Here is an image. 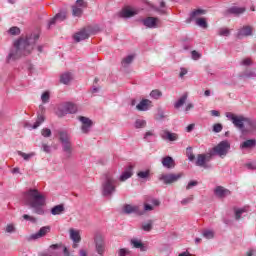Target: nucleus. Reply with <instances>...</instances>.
I'll return each instance as SVG.
<instances>
[{
  "instance_id": "nucleus-1",
  "label": "nucleus",
  "mask_w": 256,
  "mask_h": 256,
  "mask_svg": "<svg viewBox=\"0 0 256 256\" xmlns=\"http://www.w3.org/2000/svg\"><path fill=\"white\" fill-rule=\"evenodd\" d=\"M37 41H39V34H32L25 39L21 38L16 41L14 47L8 54V63L10 61H15V59H19V57H23V55H29L33 51V47H35Z\"/></svg>"
},
{
  "instance_id": "nucleus-2",
  "label": "nucleus",
  "mask_w": 256,
  "mask_h": 256,
  "mask_svg": "<svg viewBox=\"0 0 256 256\" xmlns=\"http://www.w3.org/2000/svg\"><path fill=\"white\" fill-rule=\"evenodd\" d=\"M24 201L36 215H45L46 198L37 189H29L24 193Z\"/></svg>"
},
{
  "instance_id": "nucleus-3",
  "label": "nucleus",
  "mask_w": 256,
  "mask_h": 256,
  "mask_svg": "<svg viewBox=\"0 0 256 256\" xmlns=\"http://www.w3.org/2000/svg\"><path fill=\"white\" fill-rule=\"evenodd\" d=\"M117 178L113 173L105 174L104 180L102 182V195L103 197H111L117 191Z\"/></svg>"
},
{
  "instance_id": "nucleus-4",
  "label": "nucleus",
  "mask_w": 256,
  "mask_h": 256,
  "mask_svg": "<svg viewBox=\"0 0 256 256\" xmlns=\"http://www.w3.org/2000/svg\"><path fill=\"white\" fill-rule=\"evenodd\" d=\"M59 141L62 145V151L65 153L66 159H71L73 155V143H71V136L67 131H60L58 133Z\"/></svg>"
},
{
  "instance_id": "nucleus-5",
  "label": "nucleus",
  "mask_w": 256,
  "mask_h": 256,
  "mask_svg": "<svg viewBox=\"0 0 256 256\" xmlns=\"http://www.w3.org/2000/svg\"><path fill=\"white\" fill-rule=\"evenodd\" d=\"M227 119H229V121H231L234 125V127H236V129H239L240 131L243 132V130H245V123L247 121V117L240 115L237 116L231 112H227L226 114Z\"/></svg>"
},
{
  "instance_id": "nucleus-6",
  "label": "nucleus",
  "mask_w": 256,
  "mask_h": 256,
  "mask_svg": "<svg viewBox=\"0 0 256 256\" xmlns=\"http://www.w3.org/2000/svg\"><path fill=\"white\" fill-rule=\"evenodd\" d=\"M212 149L218 157L224 159V157H227V155L229 154V151H231V143H229L227 140H223Z\"/></svg>"
},
{
  "instance_id": "nucleus-7",
  "label": "nucleus",
  "mask_w": 256,
  "mask_h": 256,
  "mask_svg": "<svg viewBox=\"0 0 256 256\" xmlns=\"http://www.w3.org/2000/svg\"><path fill=\"white\" fill-rule=\"evenodd\" d=\"M183 177V173H166V174H160L158 176V179L164 184V185H173V183H177L179 179Z\"/></svg>"
},
{
  "instance_id": "nucleus-8",
  "label": "nucleus",
  "mask_w": 256,
  "mask_h": 256,
  "mask_svg": "<svg viewBox=\"0 0 256 256\" xmlns=\"http://www.w3.org/2000/svg\"><path fill=\"white\" fill-rule=\"evenodd\" d=\"M77 113V106L71 102H66L58 107V117H65V115H73Z\"/></svg>"
},
{
  "instance_id": "nucleus-9",
  "label": "nucleus",
  "mask_w": 256,
  "mask_h": 256,
  "mask_svg": "<svg viewBox=\"0 0 256 256\" xmlns=\"http://www.w3.org/2000/svg\"><path fill=\"white\" fill-rule=\"evenodd\" d=\"M67 20V11L62 10L58 12L53 18L48 20L47 29H51L55 27L57 23H63V21Z\"/></svg>"
},
{
  "instance_id": "nucleus-10",
  "label": "nucleus",
  "mask_w": 256,
  "mask_h": 256,
  "mask_svg": "<svg viewBox=\"0 0 256 256\" xmlns=\"http://www.w3.org/2000/svg\"><path fill=\"white\" fill-rule=\"evenodd\" d=\"M95 249L98 255H105V237L101 233H96L94 236Z\"/></svg>"
},
{
  "instance_id": "nucleus-11",
  "label": "nucleus",
  "mask_w": 256,
  "mask_h": 256,
  "mask_svg": "<svg viewBox=\"0 0 256 256\" xmlns=\"http://www.w3.org/2000/svg\"><path fill=\"white\" fill-rule=\"evenodd\" d=\"M142 23L144 27H147L148 29H157L158 27H161V20L157 17H147L145 19H142Z\"/></svg>"
},
{
  "instance_id": "nucleus-12",
  "label": "nucleus",
  "mask_w": 256,
  "mask_h": 256,
  "mask_svg": "<svg viewBox=\"0 0 256 256\" xmlns=\"http://www.w3.org/2000/svg\"><path fill=\"white\" fill-rule=\"evenodd\" d=\"M47 233H51V226H43L39 229L38 232L31 234L28 237V241H37V239H41L47 235Z\"/></svg>"
},
{
  "instance_id": "nucleus-13",
  "label": "nucleus",
  "mask_w": 256,
  "mask_h": 256,
  "mask_svg": "<svg viewBox=\"0 0 256 256\" xmlns=\"http://www.w3.org/2000/svg\"><path fill=\"white\" fill-rule=\"evenodd\" d=\"M245 11H247V8L245 7L232 6L224 12V15L226 17H229V15H233L234 17H239L240 15H243Z\"/></svg>"
},
{
  "instance_id": "nucleus-14",
  "label": "nucleus",
  "mask_w": 256,
  "mask_h": 256,
  "mask_svg": "<svg viewBox=\"0 0 256 256\" xmlns=\"http://www.w3.org/2000/svg\"><path fill=\"white\" fill-rule=\"evenodd\" d=\"M78 120L81 121L82 123V126H81L82 133H88L91 127H93V120L85 116L78 117Z\"/></svg>"
},
{
  "instance_id": "nucleus-15",
  "label": "nucleus",
  "mask_w": 256,
  "mask_h": 256,
  "mask_svg": "<svg viewBox=\"0 0 256 256\" xmlns=\"http://www.w3.org/2000/svg\"><path fill=\"white\" fill-rule=\"evenodd\" d=\"M242 133H256V120L246 118L244 130H242Z\"/></svg>"
},
{
  "instance_id": "nucleus-16",
  "label": "nucleus",
  "mask_w": 256,
  "mask_h": 256,
  "mask_svg": "<svg viewBox=\"0 0 256 256\" xmlns=\"http://www.w3.org/2000/svg\"><path fill=\"white\" fill-rule=\"evenodd\" d=\"M251 35H253V27L243 26L238 29L236 37L237 39H243L244 37H251Z\"/></svg>"
},
{
  "instance_id": "nucleus-17",
  "label": "nucleus",
  "mask_w": 256,
  "mask_h": 256,
  "mask_svg": "<svg viewBox=\"0 0 256 256\" xmlns=\"http://www.w3.org/2000/svg\"><path fill=\"white\" fill-rule=\"evenodd\" d=\"M160 137L164 141H177V139H179V135L177 133L169 132V130H163L160 133Z\"/></svg>"
},
{
  "instance_id": "nucleus-18",
  "label": "nucleus",
  "mask_w": 256,
  "mask_h": 256,
  "mask_svg": "<svg viewBox=\"0 0 256 256\" xmlns=\"http://www.w3.org/2000/svg\"><path fill=\"white\" fill-rule=\"evenodd\" d=\"M123 211L126 213V215H131V213H135L136 215H143V211L139 209V206H133L131 204L124 205Z\"/></svg>"
},
{
  "instance_id": "nucleus-19",
  "label": "nucleus",
  "mask_w": 256,
  "mask_h": 256,
  "mask_svg": "<svg viewBox=\"0 0 256 256\" xmlns=\"http://www.w3.org/2000/svg\"><path fill=\"white\" fill-rule=\"evenodd\" d=\"M152 107V102L149 99H142L139 104L136 105L137 111H149Z\"/></svg>"
},
{
  "instance_id": "nucleus-20",
  "label": "nucleus",
  "mask_w": 256,
  "mask_h": 256,
  "mask_svg": "<svg viewBox=\"0 0 256 256\" xmlns=\"http://www.w3.org/2000/svg\"><path fill=\"white\" fill-rule=\"evenodd\" d=\"M196 167H202L203 169H209V165L207 164V158H205V154H198L195 161Z\"/></svg>"
},
{
  "instance_id": "nucleus-21",
  "label": "nucleus",
  "mask_w": 256,
  "mask_h": 256,
  "mask_svg": "<svg viewBox=\"0 0 256 256\" xmlns=\"http://www.w3.org/2000/svg\"><path fill=\"white\" fill-rule=\"evenodd\" d=\"M133 169V165H129L128 167H126L124 172L120 175L119 180L124 182L127 181V179H131V177H133Z\"/></svg>"
},
{
  "instance_id": "nucleus-22",
  "label": "nucleus",
  "mask_w": 256,
  "mask_h": 256,
  "mask_svg": "<svg viewBox=\"0 0 256 256\" xmlns=\"http://www.w3.org/2000/svg\"><path fill=\"white\" fill-rule=\"evenodd\" d=\"M85 39H89V31L87 29H82L74 35V40L76 43H80V41H85Z\"/></svg>"
},
{
  "instance_id": "nucleus-23",
  "label": "nucleus",
  "mask_w": 256,
  "mask_h": 256,
  "mask_svg": "<svg viewBox=\"0 0 256 256\" xmlns=\"http://www.w3.org/2000/svg\"><path fill=\"white\" fill-rule=\"evenodd\" d=\"M70 239L73 240V248L77 249V243H81V235L79 234V231L70 229Z\"/></svg>"
},
{
  "instance_id": "nucleus-24",
  "label": "nucleus",
  "mask_w": 256,
  "mask_h": 256,
  "mask_svg": "<svg viewBox=\"0 0 256 256\" xmlns=\"http://www.w3.org/2000/svg\"><path fill=\"white\" fill-rule=\"evenodd\" d=\"M130 243L134 249H140L142 252L147 251V246L137 238L131 239Z\"/></svg>"
},
{
  "instance_id": "nucleus-25",
  "label": "nucleus",
  "mask_w": 256,
  "mask_h": 256,
  "mask_svg": "<svg viewBox=\"0 0 256 256\" xmlns=\"http://www.w3.org/2000/svg\"><path fill=\"white\" fill-rule=\"evenodd\" d=\"M162 165L166 169H173L175 167V160L171 156H166L162 158Z\"/></svg>"
},
{
  "instance_id": "nucleus-26",
  "label": "nucleus",
  "mask_w": 256,
  "mask_h": 256,
  "mask_svg": "<svg viewBox=\"0 0 256 256\" xmlns=\"http://www.w3.org/2000/svg\"><path fill=\"white\" fill-rule=\"evenodd\" d=\"M214 193L217 197H227L231 195V191L223 188V186H217L216 189L214 190Z\"/></svg>"
},
{
  "instance_id": "nucleus-27",
  "label": "nucleus",
  "mask_w": 256,
  "mask_h": 256,
  "mask_svg": "<svg viewBox=\"0 0 256 256\" xmlns=\"http://www.w3.org/2000/svg\"><path fill=\"white\" fill-rule=\"evenodd\" d=\"M188 95L187 93L183 94L178 101H176L174 103V109H181V107H183V105H185V103H187V99H188Z\"/></svg>"
},
{
  "instance_id": "nucleus-28",
  "label": "nucleus",
  "mask_w": 256,
  "mask_h": 256,
  "mask_svg": "<svg viewBox=\"0 0 256 256\" xmlns=\"http://www.w3.org/2000/svg\"><path fill=\"white\" fill-rule=\"evenodd\" d=\"M256 140L255 139H249L240 144V149H251L255 147Z\"/></svg>"
},
{
  "instance_id": "nucleus-29",
  "label": "nucleus",
  "mask_w": 256,
  "mask_h": 256,
  "mask_svg": "<svg viewBox=\"0 0 256 256\" xmlns=\"http://www.w3.org/2000/svg\"><path fill=\"white\" fill-rule=\"evenodd\" d=\"M135 15H137V11L132 9L125 8L120 12V17L124 18L135 17Z\"/></svg>"
},
{
  "instance_id": "nucleus-30",
  "label": "nucleus",
  "mask_w": 256,
  "mask_h": 256,
  "mask_svg": "<svg viewBox=\"0 0 256 256\" xmlns=\"http://www.w3.org/2000/svg\"><path fill=\"white\" fill-rule=\"evenodd\" d=\"M51 213L53 215H62V213H65V205L64 204H59V205L54 206L51 209Z\"/></svg>"
},
{
  "instance_id": "nucleus-31",
  "label": "nucleus",
  "mask_w": 256,
  "mask_h": 256,
  "mask_svg": "<svg viewBox=\"0 0 256 256\" xmlns=\"http://www.w3.org/2000/svg\"><path fill=\"white\" fill-rule=\"evenodd\" d=\"M71 79H73V75H71V73L69 72H66L61 75L60 83H63L64 85H69V83L71 82Z\"/></svg>"
},
{
  "instance_id": "nucleus-32",
  "label": "nucleus",
  "mask_w": 256,
  "mask_h": 256,
  "mask_svg": "<svg viewBox=\"0 0 256 256\" xmlns=\"http://www.w3.org/2000/svg\"><path fill=\"white\" fill-rule=\"evenodd\" d=\"M249 211V208L244 207V208H234V213H235V219L236 221H239L241 219V216L243 213H247Z\"/></svg>"
},
{
  "instance_id": "nucleus-33",
  "label": "nucleus",
  "mask_w": 256,
  "mask_h": 256,
  "mask_svg": "<svg viewBox=\"0 0 256 256\" xmlns=\"http://www.w3.org/2000/svg\"><path fill=\"white\" fill-rule=\"evenodd\" d=\"M133 59H135V55L131 54L123 58L122 60V66L129 67L133 63Z\"/></svg>"
},
{
  "instance_id": "nucleus-34",
  "label": "nucleus",
  "mask_w": 256,
  "mask_h": 256,
  "mask_svg": "<svg viewBox=\"0 0 256 256\" xmlns=\"http://www.w3.org/2000/svg\"><path fill=\"white\" fill-rule=\"evenodd\" d=\"M244 79H253L256 77V73L253 70H246L241 74Z\"/></svg>"
},
{
  "instance_id": "nucleus-35",
  "label": "nucleus",
  "mask_w": 256,
  "mask_h": 256,
  "mask_svg": "<svg viewBox=\"0 0 256 256\" xmlns=\"http://www.w3.org/2000/svg\"><path fill=\"white\" fill-rule=\"evenodd\" d=\"M72 15L73 17H81L83 15V8H79V6H72Z\"/></svg>"
},
{
  "instance_id": "nucleus-36",
  "label": "nucleus",
  "mask_w": 256,
  "mask_h": 256,
  "mask_svg": "<svg viewBox=\"0 0 256 256\" xmlns=\"http://www.w3.org/2000/svg\"><path fill=\"white\" fill-rule=\"evenodd\" d=\"M45 122V116L39 114L37 117L36 122L33 124L32 129H37L38 127L41 126L42 123Z\"/></svg>"
},
{
  "instance_id": "nucleus-37",
  "label": "nucleus",
  "mask_w": 256,
  "mask_h": 256,
  "mask_svg": "<svg viewBox=\"0 0 256 256\" xmlns=\"http://www.w3.org/2000/svg\"><path fill=\"white\" fill-rule=\"evenodd\" d=\"M150 97H152V99H161V97H163V92L158 89L152 90L150 92Z\"/></svg>"
},
{
  "instance_id": "nucleus-38",
  "label": "nucleus",
  "mask_w": 256,
  "mask_h": 256,
  "mask_svg": "<svg viewBox=\"0 0 256 256\" xmlns=\"http://www.w3.org/2000/svg\"><path fill=\"white\" fill-rule=\"evenodd\" d=\"M167 115H165V111L163 109L159 108L157 111V114L155 116L156 121H163V119H166Z\"/></svg>"
},
{
  "instance_id": "nucleus-39",
  "label": "nucleus",
  "mask_w": 256,
  "mask_h": 256,
  "mask_svg": "<svg viewBox=\"0 0 256 256\" xmlns=\"http://www.w3.org/2000/svg\"><path fill=\"white\" fill-rule=\"evenodd\" d=\"M18 155L24 159V161H29L31 158L35 157V153H24L21 151H18Z\"/></svg>"
},
{
  "instance_id": "nucleus-40",
  "label": "nucleus",
  "mask_w": 256,
  "mask_h": 256,
  "mask_svg": "<svg viewBox=\"0 0 256 256\" xmlns=\"http://www.w3.org/2000/svg\"><path fill=\"white\" fill-rule=\"evenodd\" d=\"M196 25H198V27H201L202 29H207L208 27L207 20L205 18L196 19Z\"/></svg>"
},
{
  "instance_id": "nucleus-41",
  "label": "nucleus",
  "mask_w": 256,
  "mask_h": 256,
  "mask_svg": "<svg viewBox=\"0 0 256 256\" xmlns=\"http://www.w3.org/2000/svg\"><path fill=\"white\" fill-rule=\"evenodd\" d=\"M150 175H151L150 170L140 171L137 173V177H139V179H149Z\"/></svg>"
},
{
  "instance_id": "nucleus-42",
  "label": "nucleus",
  "mask_w": 256,
  "mask_h": 256,
  "mask_svg": "<svg viewBox=\"0 0 256 256\" xmlns=\"http://www.w3.org/2000/svg\"><path fill=\"white\" fill-rule=\"evenodd\" d=\"M205 13H207V10L197 9L191 13L190 17L191 19H195V17H199V15H205Z\"/></svg>"
},
{
  "instance_id": "nucleus-43",
  "label": "nucleus",
  "mask_w": 256,
  "mask_h": 256,
  "mask_svg": "<svg viewBox=\"0 0 256 256\" xmlns=\"http://www.w3.org/2000/svg\"><path fill=\"white\" fill-rule=\"evenodd\" d=\"M151 137H155V130H149L144 134V141L151 143Z\"/></svg>"
},
{
  "instance_id": "nucleus-44",
  "label": "nucleus",
  "mask_w": 256,
  "mask_h": 256,
  "mask_svg": "<svg viewBox=\"0 0 256 256\" xmlns=\"http://www.w3.org/2000/svg\"><path fill=\"white\" fill-rule=\"evenodd\" d=\"M202 235L205 239H213L215 232H213V230H203Z\"/></svg>"
},
{
  "instance_id": "nucleus-45",
  "label": "nucleus",
  "mask_w": 256,
  "mask_h": 256,
  "mask_svg": "<svg viewBox=\"0 0 256 256\" xmlns=\"http://www.w3.org/2000/svg\"><path fill=\"white\" fill-rule=\"evenodd\" d=\"M143 231L149 232L153 229V221L149 220L148 223L142 224Z\"/></svg>"
},
{
  "instance_id": "nucleus-46",
  "label": "nucleus",
  "mask_w": 256,
  "mask_h": 256,
  "mask_svg": "<svg viewBox=\"0 0 256 256\" xmlns=\"http://www.w3.org/2000/svg\"><path fill=\"white\" fill-rule=\"evenodd\" d=\"M147 126V121L138 119L135 121V127L136 129H143V127Z\"/></svg>"
},
{
  "instance_id": "nucleus-47",
  "label": "nucleus",
  "mask_w": 256,
  "mask_h": 256,
  "mask_svg": "<svg viewBox=\"0 0 256 256\" xmlns=\"http://www.w3.org/2000/svg\"><path fill=\"white\" fill-rule=\"evenodd\" d=\"M205 156L206 162L209 163V161H211V159H213V157H215V152L213 150V148L211 150H209V152H207L206 154H202Z\"/></svg>"
},
{
  "instance_id": "nucleus-48",
  "label": "nucleus",
  "mask_w": 256,
  "mask_h": 256,
  "mask_svg": "<svg viewBox=\"0 0 256 256\" xmlns=\"http://www.w3.org/2000/svg\"><path fill=\"white\" fill-rule=\"evenodd\" d=\"M186 155L189 161H195V154H193V148L188 147L186 149Z\"/></svg>"
},
{
  "instance_id": "nucleus-49",
  "label": "nucleus",
  "mask_w": 256,
  "mask_h": 256,
  "mask_svg": "<svg viewBox=\"0 0 256 256\" xmlns=\"http://www.w3.org/2000/svg\"><path fill=\"white\" fill-rule=\"evenodd\" d=\"M218 35H220V37H229V35H231V32L227 28H220L218 31Z\"/></svg>"
},
{
  "instance_id": "nucleus-50",
  "label": "nucleus",
  "mask_w": 256,
  "mask_h": 256,
  "mask_svg": "<svg viewBox=\"0 0 256 256\" xmlns=\"http://www.w3.org/2000/svg\"><path fill=\"white\" fill-rule=\"evenodd\" d=\"M127 255H131V250H129L128 248H121L118 250V256H127Z\"/></svg>"
},
{
  "instance_id": "nucleus-51",
  "label": "nucleus",
  "mask_w": 256,
  "mask_h": 256,
  "mask_svg": "<svg viewBox=\"0 0 256 256\" xmlns=\"http://www.w3.org/2000/svg\"><path fill=\"white\" fill-rule=\"evenodd\" d=\"M8 33H10V35H19L21 33V29H19L17 26H14L8 30Z\"/></svg>"
},
{
  "instance_id": "nucleus-52",
  "label": "nucleus",
  "mask_w": 256,
  "mask_h": 256,
  "mask_svg": "<svg viewBox=\"0 0 256 256\" xmlns=\"http://www.w3.org/2000/svg\"><path fill=\"white\" fill-rule=\"evenodd\" d=\"M22 218L24 219V221H30V223H37V218L30 216L29 214H24Z\"/></svg>"
},
{
  "instance_id": "nucleus-53",
  "label": "nucleus",
  "mask_w": 256,
  "mask_h": 256,
  "mask_svg": "<svg viewBox=\"0 0 256 256\" xmlns=\"http://www.w3.org/2000/svg\"><path fill=\"white\" fill-rule=\"evenodd\" d=\"M223 131V124L217 123L213 125V132L214 133H221Z\"/></svg>"
},
{
  "instance_id": "nucleus-54",
  "label": "nucleus",
  "mask_w": 256,
  "mask_h": 256,
  "mask_svg": "<svg viewBox=\"0 0 256 256\" xmlns=\"http://www.w3.org/2000/svg\"><path fill=\"white\" fill-rule=\"evenodd\" d=\"M76 7H79L80 9L87 8V2L85 0H76Z\"/></svg>"
},
{
  "instance_id": "nucleus-55",
  "label": "nucleus",
  "mask_w": 256,
  "mask_h": 256,
  "mask_svg": "<svg viewBox=\"0 0 256 256\" xmlns=\"http://www.w3.org/2000/svg\"><path fill=\"white\" fill-rule=\"evenodd\" d=\"M147 202L152 203L154 207H159V205H161V202L159 201V199H156V198H148Z\"/></svg>"
},
{
  "instance_id": "nucleus-56",
  "label": "nucleus",
  "mask_w": 256,
  "mask_h": 256,
  "mask_svg": "<svg viewBox=\"0 0 256 256\" xmlns=\"http://www.w3.org/2000/svg\"><path fill=\"white\" fill-rule=\"evenodd\" d=\"M49 99H50V94H49V92H44V93L41 95L42 103H49Z\"/></svg>"
},
{
  "instance_id": "nucleus-57",
  "label": "nucleus",
  "mask_w": 256,
  "mask_h": 256,
  "mask_svg": "<svg viewBox=\"0 0 256 256\" xmlns=\"http://www.w3.org/2000/svg\"><path fill=\"white\" fill-rule=\"evenodd\" d=\"M192 201H193V195L182 199L181 200V205H189V203H192Z\"/></svg>"
},
{
  "instance_id": "nucleus-58",
  "label": "nucleus",
  "mask_w": 256,
  "mask_h": 256,
  "mask_svg": "<svg viewBox=\"0 0 256 256\" xmlns=\"http://www.w3.org/2000/svg\"><path fill=\"white\" fill-rule=\"evenodd\" d=\"M191 55H192V59L194 61H198V59H201V54L199 52H197L196 50H193L191 52Z\"/></svg>"
},
{
  "instance_id": "nucleus-59",
  "label": "nucleus",
  "mask_w": 256,
  "mask_h": 256,
  "mask_svg": "<svg viewBox=\"0 0 256 256\" xmlns=\"http://www.w3.org/2000/svg\"><path fill=\"white\" fill-rule=\"evenodd\" d=\"M197 185H199V182L193 180V181H190L188 183V185L186 186V189L187 191H189V189H193V187H197Z\"/></svg>"
},
{
  "instance_id": "nucleus-60",
  "label": "nucleus",
  "mask_w": 256,
  "mask_h": 256,
  "mask_svg": "<svg viewBox=\"0 0 256 256\" xmlns=\"http://www.w3.org/2000/svg\"><path fill=\"white\" fill-rule=\"evenodd\" d=\"M42 137H49L51 135V129L43 128L41 131Z\"/></svg>"
},
{
  "instance_id": "nucleus-61",
  "label": "nucleus",
  "mask_w": 256,
  "mask_h": 256,
  "mask_svg": "<svg viewBox=\"0 0 256 256\" xmlns=\"http://www.w3.org/2000/svg\"><path fill=\"white\" fill-rule=\"evenodd\" d=\"M6 233H15V226L13 224H8L6 226Z\"/></svg>"
},
{
  "instance_id": "nucleus-62",
  "label": "nucleus",
  "mask_w": 256,
  "mask_h": 256,
  "mask_svg": "<svg viewBox=\"0 0 256 256\" xmlns=\"http://www.w3.org/2000/svg\"><path fill=\"white\" fill-rule=\"evenodd\" d=\"M240 65H244L245 67H249V65H252L251 59L245 58L241 61Z\"/></svg>"
},
{
  "instance_id": "nucleus-63",
  "label": "nucleus",
  "mask_w": 256,
  "mask_h": 256,
  "mask_svg": "<svg viewBox=\"0 0 256 256\" xmlns=\"http://www.w3.org/2000/svg\"><path fill=\"white\" fill-rule=\"evenodd\" d=\"M42 149H43L44 153H51V146H49L45 143L42 144Z\"/></svg>"
},
{
  "instance_id": "nucleus-64",
  "label": "nucleus",
  "mask_w": 256,
  "mask_h": 256,
  "mask_svg": "<svg viewBox=\"0 0 256 256\" xmlns=\"http://www.w3.org/2000/svg\"><path fill=\"white\" fill-rule=\"evenodd\" d=\"M144 211H153V205L145 203L144 204Z\"/></svg>"
}]
</instances>
